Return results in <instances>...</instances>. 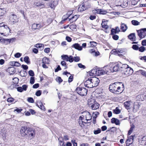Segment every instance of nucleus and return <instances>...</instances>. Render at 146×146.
<instances>
[{"instance_id": "f257e3e1", "label": "nucleus", "mask_w": 146, "mask_h": 146, "mask_svg": "<svg viewBox=\"0 0 146 146\" xmlns=\"http://www.w3.org/2000/svg\"><path fill=\"white\" fill-rule=\"evenodd\" d=\"M123 84L119 82H117L111 84L109 87L110 91L115 94H119L123 92Z\"/></svg>"}, {"instance_id": "f03ea898", "label": "nucleus", "mask_w": 146, "mask_h": 146, "mask_svg": "<svg viewBox=\"0 0 146 146\" xmlns=\"http://www.w3.org/2000/svg\"><path fill=\"white\" fill-rule=\"evenodd\" d=\"M127 49L124 48L113 49L111 51V53L112 54L118 55L119 56L121 57L122 56L125 55L127 53Z\"/></svg>"}, {"instance_id": "7ed1b4c3", "label": "nucleus", "mask_w": 146, "mask_h": 146, "mask_svg": "<svg viewBox=\"0 0 146 146\" xmlns=\"http://www.w3.org/2000/svg\"><path fill=\"white\" fill-rule=\"evenodd\" d=\"M10 29L8 26L5 25L3 23H0V33L2 35L4 33L8 34L9 33H10Z\"/></svg>"}, {"instance_id": "20e7f679", "label": "nucleus", "mask_w": 146, "mask_h": 146, "mask_svg": "<svg viewBox=\"0 0 146 146\" xmlns=\"http://www.w3.org/2000/svg\"><path fill=\"white\" fill-rule=\"evenodd\" d=\"M88 104L93 110H95L98 108L100 106L99 104L93 99L88 100Z\"/></svg>"}, {"instance_id": "39448f33", "label": "nucleus", "mask_w": 146, "mask_h": 146, "mask_svg": "<svg viewBox=\"0 0 146 146\" xmlns=\"http://www.w3.org/2000/svg\"><path fill=\"white\" fill-rule=\"evenodd\" d=\"M76 90L78 94L82 96H86L88 91L87 90L84 88L78 87Z\"/></svg>"}, {"instance_id": "423d86ee", "label": "nucleus", "mask_w": 146, "mask_h": 146, "mask_svg": "<svg viewBox=\"0 0 146 146\" xmlns=\"http://www.w3.org/2000/svg\"><path fill=\"white\" fill-rule=\"evenodd\" d=\"M29 128L27 127L22 126L20 130L21 135L23 137H26L28 136V133Z\"/></svg>"}, {"instance_id": "0eeeda50", "label": "nucleus", "mask_w": 146, "mask_h": 146, "mask_svg": "<svg viewBox=\"0 0 146 146\" xmlns=\"http://www.w3.org/2000/svg\"><path fill=\"white\" fill-rule=\"evenodd\" d=\"M44 23L38 24L34 23L32 25L31 28L33 30L36 29L40 30L44 27Z\"/></svg>"}, {"instance_id": "6e6552de", "label": "nucleus", "mask_w": 146, "mask_h": 146, "mask_svg": "<svg viewBox=\"0 0 146 146\" xmlns=\"http://www.w3.org/2000/svg\"><path fill=\"white\" fill-rule=\"evenodd\" d=\"M90 5H87V3H83L80 5L78 7V11L81 12L88 9L90 7Z\"/></svg>"}, {"instance_id": "1a4fd4ad", "label": "nucleus", "mask_w": 146, "mask_h": 146, "mask_svg": "<svg viewBox=\"0 0 146 146\" xmlns=\"http://www.w3.org/2000/svg\"><path fill=\"white\" fill-rule=\"evenodd\" d=\"M92 84L93 85V87L97 86L100 82L99 79L96 77H90Z\"/></svg>"}, {"instance_id": "9d476101", "label": "nucleus", "mask_w": 146, "mask_h": 146, "mask_svg": "<svg viewBox=\"0 0 146 146\" xmlns=\"http://www.w3.org/2000/svg\"><path fill=\"white\" fill-rule=\"evenodd\" d=\"M61 58L63 60L69 61L70 62H73L74 61V58L72 56H68L67 55H63L61 56Z\"/></svg>"}, {"instance_id": "9b49d317", "label": "nucleus", "mask_w": 146, "mask_h": 146, "mask_svg": "<svg viewBox=\"0 0 146 146\" xmlns=\"http://www.w3.org/2000/svg\"><path fill=\"white\" fill-rule=\"evenodd\" d=\"M140 107V104L138 102H135L134 104V106L132 109V110L134 113L137 111L139 109Z\"/></svg>"}, {"instance_id": "f8f14e48", "label": "nucleus", "mask_w": 146, "mask_h": 146, "mask_svg": "<svg viewBox=\"0 0 146 146\" xmlns=\"http://www.w3.org/2000/svg\"><path fill=\"white\" fill-rule=\"evenodd\" d=\"M139 144L142 145H146V136L140 137L139 139Z\"/></svg>"}, {"instance_id": "ddd939ff", "label": "nucleus", "mask_w": 146, "mask_h": 146, "mask_svg": "<svg viewBox=\"0 0 146 146\" xmlns=\"http://www.w3.org/2000/svg\"><path fill=\"white\" fill-rule=\"evenodd\" d=\"M138 35L140 38H143L146 36V34L144 29L137 31Z\"/></svg>"}, {"instance_id": "4468645a", "label": "nucleus", "mask_w": 146, "mask_h": 146, "mask_svg": "<svg viewBox=\"0 0 146 146\" xmlns=\"http://www.w3.org/2000/svg\"><path fill=\"white\" fill-rule=\"evenodd\" d=\"M10 20L11 22V23L13 24L18 21L17 16L13 14H12L10 15Z\"/></svg>"}, {"instance_id": "2eb2a0df", "label": "nucleus", "mask_w": 146, "mask_h": 146, "mask_svg": "<svg viewBox=\"0 0 146 146\" xmlns=\"http://www.w3.org/2000/svg\"><path fill=\"white\" fill-rule=\"evenodd\" d=\"M104 68H105L106 71L102 70H97L96 76H100L105 74H107L108 72H107V68L105 67Z\"/></svg>"}, {"instance_id": "dca6fc26", "label": "nucleus", "mask_w": 146, "mask_h": 146, "mask_svg": "<svg viewBox=\"0 0 146 146\" xmlns=\"http://www.w3.org/2000/svg\"><path fill=\"white\" fill-rule=\"evenodd\" d=\"M120 68V66H119L118 64L115 65L113 68L112 70H111L107 68V72H117L119 70Z\"/></svg>"}, {"instance_id": "f3484780", "label": "nucleus", "mask_w": 146, "mask_h": 146, "mask_svg": "<svg viewBox=\"0 0 146 146\" xmlns=\"http://www.w3.org/2000/svg\"><path fill=\"white\" fill-rule=\"evenodd\" d=\"M71 15H70L69 16H68L66 18V19L65 20H64V21L65 20H66L68 19L69 20V21H70L71 22H73L74 21H76V20L79 17V15H75L74 16L72 17L71 18H69V17Z\"/></svg>"}, {"instance_id": "a211bd4d", "label": "nucleus", "mask_w": 146, "mask_h": 146, "mask_svg": "<svg viewBox=\"0 0 146 146\" xmlns=\"http://www.w3.org/2000/svg\"><path fill=\"white\" fill-rule=\"evenodd\" d=\"M84 84L86 87L88 88H93V85L92 84L90 78H89L88 80L85 82Z\"/></svg>"}, {"instance_id": "6ab92c4d", "label": "nucleus", "mask_w": 146, "mask_h": 146, "mask_svg": "<svg viewBox=\"0 0 146 146\" xmlns=\"http://www.w3.org/2000/svg\"><path fill=\"white\" fill-rule=\"evenodd\" d=\"M35 135V133L34 131L29 128L28 133V136L29 137L30 139H31L33 138Z\"/></svg>"}, {"instance_id": "aec40b11", "label": "nucleus", "mask_w": 146, "mask_h": 146, "mask_svg": "<svg viewBox=\"0 0 146 146\" xmlns=\"http://www.w3.org/2000/svg\"><path fill=\"white\" fill-rule=\"evenodd\" d=\"M83 116L88 121L90 120L92 118V116L90 113L88 111H86L84 113Z\"/></svg>"}, {"instance_id": "412c9836", "label": "nucleus", "mask_w": 146, "mask_h": 146, "mask_svg": "<svg viewBox=\"0 0 146 146\" xmlns=\"http://www.w3.org/2000/svg\"><path fill=\"white\" fill-rule=\"evenodd\" d=\"M93 11L95 13L101 14H105L107 13L106 10L102 9H96Z\"/></svg>"}, {"instance_id": "4be33fe9", "label": "nucleus", "mask_w": 146, "mask_h": 146, "mask_svg": "<svg viewBox=\"0 0 146 146\" xmlns=\"http://www.w3.org/2000/svg\"><path fill=\"white\" fill-rule=\"evenodd\" d=\"M135 137V135L131 136L128 137V146H133L132 143L134 138Z\"/></svg>"}, {"instance_id": "5701e85b", "label": "nucleus", "mask_w": 146, "mask_h": 146, "mask_svg": "<svg viewBox=\"0 0 146 146\" xmlns=\"http://www.w3.org/2000/svg\"><path fill=\"white\" fill-rule=\"evenodd\" d=\"M72 47L76 49L79 51H81L82 50V47L78 43H76L74 44L72 46Z\"/></svg>"}, {"instance_id": "b1692460", "label": "nucleus", "mask_w": 146, "mask_h": 146, "mask_svg": "<svg viewBox=\"0 0 146 146\" xmlns=\"http://www.w3.org/2000/svg\"><path fill=\"white\" fill-rule=\"evenodd\" d=\"M59 0H53L50 4V7L52 9H54L58 4Z\"/></svg>"}, {"instance_id": "393cba45", "label": "nucleus", "mask_w": 146, "mask_h": 146, "mask_svg": "<svg viewBox=\"0 0 146 146\" xmlns=\"http://www.w3.org/2000/svg\"><path fill=\"white\" fill-rule=\"evenodd\" d=\"M97 69H96L92 70L89 73L90 76H96L97 74Z\"/></svg>"}, {"instance_id": "a878e982", "label": "nucleus", "mask_w": 146, "mask_h": 146, "mask_svg": "<svg viewBox=\"0 0 146 146\" xmlns=\"http://www.w3.org/2000/svg\"><path fill=\"white\" fill-rule=\"evenodd\" d=\"M111 122L112 123H114L116 125H118L120 123L119 120L115 118H112L111 119Z\"/></svg>"}, {"instance_id": "bb28decb", "label": "nucleus", "mask_w": 146, "mask_h": 146, "mask_svg": "<svg viewBox=\"0 0 146 146\" xmlns=\"http://www.w3.org/2000/svg\"><path fill=\"white\" fill-rule=\"evenodd\" d=\"M136 98L137 99V100H139L140 101H143L144 100H145L143 95H142V93H141V94L138 95L137 96Z\"/></svg>"}, {"instance_id": "cd10ccee", "label": "nucleus", "mask_w": 146, "mask_h": 146, "mask_svg": "<svg viewBox=\"0 0 146 146\" xmlns=\"http://www.w3.org/2000/svg\"><path fill=\"white\" fill-rule=\"evenodd\" d=\"M135 103L133 101H128V110H132V109L134 106Z\"/></svg>"}, {"instance_id": "c85d7f7f", "label": "nucleus", "mask_w": 146, "mask_h": 146, "mask_svg": "<svg viewBox=\"0 0 146 146\" xmlns=\"http://www.w3.org/2000/svg\"><path fill=\"white\" fill-rule=\"evenodd\" d=\"M128 38L132 41L135 40L136 39V37L135 36V33H132L130 34L128 36Z\"/></svg>"}, {"instance_id": "c756f323", "label": "nucleus", "mask_w": 146, "mask_h": 146, "mask_svg": "<svg viewBox=\"0 0 146 146\" xmlns=\"http://www.w3.org/2000/svg\"><path fill=\"white\" fill-rule=\"evenodd\" d=\"M37 106L42 110H45V108L44 106L40 102H38L37 103Z\"/></svg>"}, {"instance_id": "7c9ffc66", "label": "nucleus", "mask_w": 146, "mask_h": 146, "mask_svg": "<svg viewBox=\"0 0 146 146\" xmlns=\"http://www.w3.org/2000/svg\"><path fill=\"white\" fill-rule=\"evenodd\" d=\"M127 27L126 25L124 24H122L121 26V30L123 32H124L127 29Z\"/></svg>"}, {"instance_id": "2f4dec72", "label": "nucleus", "mask_w": 146, "mask_h": 146, "mask_svg": "<svg viewBox=\"0 0 146 146\" xmlns=\"http://www.w3.org/2000/svg\"><path fill=\"white\" fill-rule=\"evenodd\" d=\"M130 126V128L128 131V135H130L132 132L133 131L135 128V125H134L133 123L131 124Z\"/></svg>"}, {"instance_id": "473e14b6", "label": "nucleus", "mask_w": 146, "mask_h": 146, "mask_svg": "<svg viewBox=\"0 0 146 146\" xmlns=\"http://www.w3.org/2000/svg\"><path fill=\"white\" fill-rule=\"evenodd\" d=\"M35 46L37 48H39L41 50H42L44 48V45L42 44H36Z\"/></svg>"}, {"instance_id": "72a5a7b5", "label": "nucleus", "mask_w": 146, "mask_h": 146, "mask_svg": "<svg viewBox=\"0 0 146 146\" xmlns=\"http://www.w3.org/2000/svg\"><path fill=\"white\" fill-rule=\"evenodd\" d=\"M83 116V115H82V116H80L79 118V123L81 127H82L83 125V126L84 125V124L82 121Z\"/></svg>"}, {"instance_id": "f704fd0d", "label": "nucleus", "mask_w": 146, "mask_h": 146, "mask_svg": "<svg viewBox=\"0 0 146 146\" xmlns=\"http://www.w3.org/2000/svg\"><path fill=\"white\" fill-rule=\"evenodd\" d=\"M102 25L103 28L106 29H108L109 27L107 25V23L103 20L102 21Z\"/></svg>"}, {"instance_id": "c9c22d12", "label": "nucleus", "mask_w": 146, "mask_h": 146, "mask_svg": "<svg viewBox=\"0 0 146 146\" xmlns=\"http://www.w3.org/2000/svg\"><path fill=\"white\" fill-rule=\"evenodd\" d=\"M49 61L48 58L46 57H44L42 60V63L46 64H48L49 63Z\"/></svg>"}, {"instance_id": "e433bc0d", "label": "nucleus", "mask_w": 146, "mask_h": 146, "mask_svg": "<svg viewBox=\"0 0 146 146\" xmlns=\"http://www.w3.org/2000/svg\"><path fill=\"white\" fill-rule=\"evenodd\" d=\"M61 64L64 68V69H65L67 68L68 65L66 64L65 61H62L61 62Z\"/></svg>"}, {"instance_id": "4c0bfd02", "label": "nucleus", "mask_w": 146, "mask_h": 146, "mask_svg": "<svg viewBox=\"0 0 146 146\" xmlns=\"http://www.w3.org/2000/svg\"><path fill=\"white\" fill-rule=\"evenodd\" d=\"M121 111L118 107H117L115 109L113 110V112L116 114L119 113Z\"/></svg>"}, {"instance_id": "58836bf2", "label": "nucleus", "mask_w": 146, "mask_h": 146, "mask_svg": "<svg viewBox=\"0 0 146 146\" xmlns=\"http://www.w3.org/2000/svg\"><path fill=\"white\" fill-rule=\"evenodd\" d=\"M35 6L39 7L42 5V3L38 1H36L34 3Z\"/></svg>"}, {"instance_id": "ea45409f", "label": "nucleus", "mask_w": 146, "mask_h": 146, "mask_svg": "<svg viewBox=\"0 0 146 146\" xmlns=\"http://www.w3.org/2000/svg\"><path fill=\"white\" fill-rule=\"evenodd\" d=\"M24 60L27 64H30V61L29 58L28 56H26L24 58Z\"/></svg>"}, {"instance_id": "a19ab883", "label": "nucleus", "mask_w": 146, "mask_h": 146, "mask_svg": "<svg viewBox=\"0 0 146 146\" xmlns=\"http://www.w3.org/2000/svg\"><path fill=\"white\" fill-rule=\"evenodd\" d=\"M131 23L134 25H139L140 23L137 21L133 20L131 21Z\"/></svg>"}, {"instance_id": "79ce46f5", "label": "nucleus", "mask_w": 146, "mask_h": 146, "mask_svg": "<svg viewBox=\"0 0 146 146\" xmlns=\"http://www.w3.org/2000/svg\"><path fill=\"white\" fill-rule=\"evenodd\" d=\"M20 74L22 77L25 76L27 75V72L26 71L21 70L20 72Z\"/></svg>"}, {"instance_id": "37998d69", "label": "nucleus", "mask_w": 146, "mask_h": 146, "mask_svg": "<svg viewBox=\"0 0 146 146\" xmlns=\"http://www.w3.org/2000/svg\"><path fill=\"white\" fill-rule=\"evenodd\" d=\"M139 113L143 115H146V110L143 109L140 111Z\"/></svg>"}, {"instance_id": "c03bdc74", "label": "nucleus", "mask_w": 146, "mask_h": 146, "mask_svg": "<svg viewBox=\"0 0 146 146\" xmlns=\"http://www.w3.org/2000/svg\"><path fill=\"white\" fill-rule=\"evenodd\" d=\"M19 82V79L17 78H15L13 79V83L16 84L17 85Z\"/></svg>"}, {"instance_id": "a18cd8bd", "label": "nucleus", "mask_w": 146, "mask_h": 146, "mask_svg": "<svg viewBox=\"0 0 146 146\" xmlns=\"http://www.w3.org/2000/svg\"><path fill=\"white\" fill-rule=\"evenodd\" d=\"M90 44L91 47H92L96 46L97 44V43L94 41L90 42Z\"/></svg>"}, {"instance_id": "49530a36", "label": "nucleus", "mask_w": 146, "mask_h": 146, "mask_svg": "<svg viewBox=\"0 0 146 146\" xmlns=\"http://www.w3.org/2000/svg\"><path fill=\"white\" fill-rule=\"evenodd\" d=\"M17 85L16 84L13 83L11 85L9 88L11 90H13L14 88H16Z\"/></svg>"}, {"instance_id": "de8ad7c7", "label": "nucleus", "mask_w": 146, "mask_h": 146, "mask_svg": "<svg viewBox=\"0 0 146 146\" xmlns=\"http://www.w3.org/2000/svg\"><path fill=\"white\" fill-rule=\"evenodd\" d=\"M128 69H129V71L128 72V75H131L133 73V69L131 67L128 66Z\"/></svg>"}, {"instance_id": "09e8293b", "label": "nucleus", "mask_w": 146, "mask_h": 146, "mask_svg": "<svg viewBox=\"0 0 146 146\" xmlns=\"http://www.w3.org/2000/svg\"><path fill=\"white\" fill-rule=\"evenodd\" d=\"M112 35V37L114 40H117L118 39L119 36L118 35H115V34Z\"/></svg>"}, {"instance_id": "8fccbe9b", "label": "nucleus", "mask_w": 146, "mask_h": 146, "mask_svg": "<svg viewBox=\"0 0 146 146\" xmlns=\"http://www.w3.org/2000/svg\"><path fill=\"white\" fill-rule=\"evenodd\" d=\"M56 80L59 84L62 81V80L60 77H58L56 78Z\"/></svg>"}, {"instance_id": "3c124183", "label": "nucleus", "mask_w": 146, "mask_h": 146, "mask_svg": "<svg viewBox=\"0 0 146 146\" xmlns=\"http://www.w3.org/2000/svg\"><path fill=\"white\" fill-rule=\"evenodd\" d=\"M145 99H146V90H144L141 92Z\"/></svg>"}, {"instance_id": "603ef678", "label": "nucleus", "mask_w": 146, "mask_h": 146, "mask_svg": "<svg viewBox=\"0 0 146 146\" xmlns=\"http://www.w3.org/2000/svg\"><path fill=\"white\" fill-rule=\"evenodd\" d=\"M27 101L29 102L32 103H33L34 102L33 98L31 97L28 98Z\"/></svg>"}, {"instance_id": "864d4df0", "label": "nucleus", "mask_w": 146, "mask_h": 146, "mask_svg": "<svg viewBox=\"0 0 146 146\" xmlns=\"http://www.w3.org/2000/svg\"><path fill=\"white\" fill-rule=\"evenodd\" d=\"M21 54L19 52H17L15 54L14 56L15 58H18L21 56Z\"/></svg>"}, {"instance_id": "5fc2aeb1", "label": "nucleus", "mask_w": 146, "mask_h": 146, "mask_svg": "<svg viewBox=\"0 0 146 146\" xmlns=\"http://www.w3.org/2000/svg\"><path fill=\"white\" fill-rule=\"evenodd\" d=\"M14 100V99L12 98H8L7 100L8 102L11 103L13 102Z\"/></svg>"}, {"instance_id": "6e6d98bb", "label": "nucleus", "mask_w": 146, "mask_h": 146, "mask_svg": "<svg viewBox=\"0 0 146 146\" xmlns=\"http://www.w3.org/2000/svg\"><path fill=\"white\" fill-rule=\"evenodd\" d=\"M35 82L34 78L33 77H31L30 80V83L31 84H33Z\"/></svg>"}, {"instance_id": "4d7b16f0", "label": "nucleus", "mask_w": 146, "mask_h": 146, "mask_svg": "<svg viewBox=\"0 0 146 146\" xmlns=\"http://www.w3.org/2000/svg\"><path fill=\"white\" fill-rule=\"evenodd\" d=\"M138 49L139 51L142 52L145 50V48L143 46H142L138 48Z\"/></svg>"}, {"instance_id": "13d9d810", "label": "nucleus", "mask_w": 146, "mask_h": 146, "mask_svg": "<svg viewBox=\"0 0 146 146\" xmlns=\"http://www.w3.org/2000/svg\"><path fill=\"white\" fill-rule=\"evenodd\" d=\"M111 35H113L115 34H116V31L115 29H112L111 31Z\"/></svg>"}, {"instance_id": "bf43d9fd", "label": "nucleus", "mask_w": 146, "mask_h": 146, "mask_svg": "<svg viewBox=\"0 0 146 146\" xmlns=\"http://www.w3.org/2000/svg\"><path fill=\"white\" fill-rule=\"evenodd\" d=\"M80 60V57H79L76 56L74 57V60L75 62H78Z\"/></svg>"}, {"instance_id": "052dcab7", "label": "nucleus", "mask_w": 146, "mask_h": 146, "mask_svg": "<svg viewBox=\"0 0 146 146\" xmlns=\"http://www.w3.org/2000/svg\"><path fill=\"white\" fill-rule=\"evenodd\" d=\"M101 132V130L100 129H99L97 130H95L94 131V133L95 134H97Z\"/></svg>"}, {"instance_id": "680f3d73", "label": "nucleus", "mask_w": 146, "mask_h": 146, "mask_svg": "<svg viewBox=\"0 0 146 146\" xmlns=\"http://www.w3.org/2000/svg\"><path fill=\"white\" fill-rule=\"evenodd\" d=\"M78 67L80 68H85V66L84 65H82L81 63H79L78 64Z\"/></svg>"}, {"instance_id": "e2e57ef3", "label": "nucleus", "mask_w": 146, "mask_h": 146, "mask_svg": "<svg viewBox=\"0 0 146 146\" xmlns=\"http://www.w3.org/2000/svg\"><path fill=\"white\" fill-rule=\"evenodd\" d=\"M140 71L141 74L146 77V72L143 70H141Z\"/></svg>"}, {"instance_id": "0e129e2a", "label": "nucleus", "mask_w": 146, "mask_h": 146, "mask_svg": "<svg viewBox=\"0 0 146 146\" xmlns=\"http://www.w3.org/2000/svg\"><path fill=\"white\" fill-rule=\"evenodd\" d=\"M41 93L40 91L38 90L36 92L35 94L37 96H40L41 95Z\"/></svg>"}, {"instance_id": "69168bd1", "label": "nucleus", "mask_w": 146, "mask_h": 146, "mask_svg": "<svg viewBox=\"0 0 146 146\" xmlns=\"http://www.w3.org/2000/svg\"><path fill=\"white\" fill-rule=\"evenodd\" d=\"M135 50H138V47L136 45H133L132 47Z\"/></svg>"}, {"instance_id": "338daca9", "label": "nucleus", "mask_w": 146, "mask_h": 146, "mask_svg": "<svg viewBox=\"0 0 146 146\" xmlns=\"http://www.w3.org/2000/svg\"><path fill=\"white\" fill-rule=\"evenodd\" d=\"M73 76H70L69 78L68 82L70 83L72 82L73 80Z\"/></svg>"}, {"instance_id": "774afa93", "label": "nucleus", "mask_w": 146, "mask_h": 146, "mask_svg": "<svg viewBox=\"0 0 146 146\" xmlns=\"http://www.w3.org/2000/svg\"><path fill=\"white\" fill-rule=\"evenodd\" d=\"M141 44L143 46H146V40H144L142 41Z\"/></svg>"}]
</instances>
